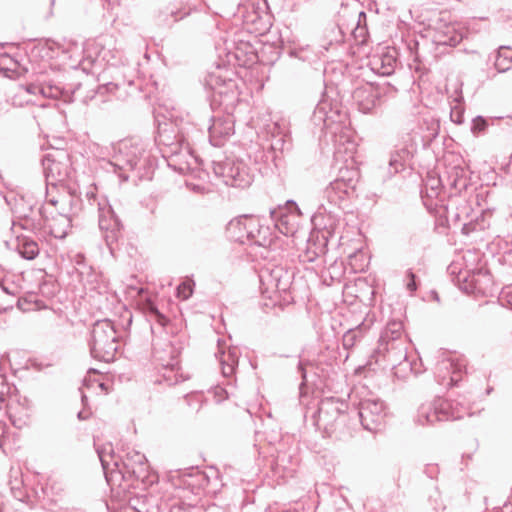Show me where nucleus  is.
<instances>
[{
    "instance_id": "obj_47",
    "label": "nucleus",
    "mask_w": 512,
    "mask_h": 512,
    "mask_svg": "<svg viewBox=\"0 0 512 512\" xmlns=\"http://www.w3.org/2000/svg\"><path fill=\"white\" fill-rule=\"evenodd\" d=\"M20 66L18 60L9 53L0 49V71L7 74L8 72H16Z\"/></svg>"
},
{
    "instance_id": "obj_25",
    "label": "nucleus",
    "mask_w": 512,
    "mask_h": 512,
    "mask_svg": "<svg viewBox=\"0 0 512 512\" xmlns=\"http://www.w3.org/2000/svg\"><path fill=\"white\" fill-rule=\"evenodd\" d=\"M417 152V144L409 135L401 147L395 149L389 159L388 173L391 176L411 166V161Z\"/></svg>"
},
{
    "instance_id": "obj_33",
    "label": "nucleus",
    "mask_w": 512,
    "mask_h": 512,
    "mask_svg": "<svg viewBox=\"0 0 512 512\" xmlns=\"http://www.w3.org/2000/svg\"><path fill=\"white\" fill-rule=\"evenodd\" d=\"M182 482L191 487L192 492L197 494L199 489H204L209 484L208 476L198 467H191L181 474Z\"/></svg>"
},
{
    "instance_id": "obj_48",
    "label": "nucleus",
    "mask_w": 512,
    "mask_h": 512,
    "mask_svg": "<svg viewBox=\"0 0 512 512\" xmlns=\"http://www.w3.org/2000/svg\"><path fill=\"white\" fill-rule=\"evenodd\" d=\"M120 89L119 84L109 82L103 85H99L97 89L94 91V94L90 97L91 101H97L98 99L100 102H106L107 100L103 97L107 94H115L117 90Z\"/></svg>"
},
{
    "instance_id": "obj_32",
    "label": "nucleus",
    "mask_w": 512,
    "mask_h": 512,
    "mask_svg": "<svg viewBox=\"0 0 512 512\" xmlns=\"http://www.w3.org/2000/svg\"><path fill=\"white\" fill-rule=\"evenodd\" d=\"M133 508L138 512H161L162 501L157 495H153L151 492L138 494L136 497L130 500Z\"/></svg>"
},
{
    "instance_id": "obj_35",
    "label": "nucleus",
    "mask_w": 512,
    "mask_h": 512,
    "mask_svg": "<svg viewBox=\"0 0 512 512\" xmlns=\"http://www.w3.org/2000/svg\"><path fill=\"white\" fill-rule=\"evenodd\" d=\"M216 356L221 365L222 375L225 378H230L238 365L239 352L237 348H229L228 351H221Z\"/></svg>"
},
{
    "instance_id": "obj_8",
    "label": "nucleus",
    "mask_w": 512,
    "mask_h": 512,
    "mask_svg": "<svg viewBox=\"0 0 512 512\" xmlns=\"http://www.w3.org/2000/svg\"><path fill=\"white\" fill-rule=\"evenodd\" d=\"M119 334L109 319L96 321L90 332L89 348L91 356L102 362H112L119 349Z\"/></svg>"
},
{
    "instance_id": "obj_41",
    "label": "nucleus",
    "mask_w": 512,
    "mask_h": 512,
    "mask_svg": "<svg viewBox=\"0 0 512 512\" xmlns=\"http://www.w3.org/2000/svg\"><path fill=\"white\" fill-rule=\"evenodd\" d=\"M502 119V117H484L481 115L473 118L471 123V133L476 136H482L488 133L489 128L495 126V124Z\"/></svg>"
},
{
    "instance_id": "obj_45",
    "label": "nucleus",
    "mask_w": 512,
    "mask_h": 512,
    "mask_svg": "<svg viewBox=\"0 0 512 512\" xmlns=\"http://www.w3.org/2000/svg\"><path fill=\"white\" fill-rule=\"evenodd\" d=\"M420 128L422 130H426V133L422 136V138L426 141H431L438 136L440 123L434 118H423L420 124Z\"/></svg>"
},
{
    "instance_id": "obj_15",
    "label": "nucleus",
    "mask_w": 512,
    "mask_h": 512,
    "mask_svg": "<svg viewBox=\"0 0 512 512\" xmlns=\"http://www.w3.org/2000/svg\"><path fill=\"white\" fill-rule=\"evenodd\" d=\"M212 169L215 176L221 178L226 186L246 188L253 182L248 167L238 159L225 158L221 161H213Z\"/></svg>"
},
{
    "instance_id": "obj_52",
    "label": "nucleus",
    "mask_w": 512,
    "mask_h": 512,
    "mask_svg": "<svg viewBox=\"0 0 512 512\" xmlns=\"http://www.w3.org/2000/svg\"><path fill=\"white\" fill-rule=\"evenodd\" d=\"M406 288L409 292L413 293L418 289L417 276L412 271V269H408L406 271Z\"/></svg>"
},
{
    "instance_id": "obj_20",
    "label": "nucleus",
    "mask_w": 512,
    "mask_h": 512,
    "mask_svg": "<svg viewBox=\"0 0 512 512\" xmlns=\"http://www.w3.org/2000/svg\"><path fill=\"white\" fill-rule=\"evenodd\" d=\"M269 215L274 228L283 235H294L300 226L301 211L293 200H288L284 206L270 208Z\"/></svg>"
},
{
    "instance_id": "obj_46",
    "label": "nucleus",
    "mask_w": 512,
    "mask_h": 512,
    "mask_svg": "<svg viewBox=\"0 0 512 512\" xmlns=\"http://www.w3.org/2000/svg\"><path fill=\"white\" fill-rule=\"evenodd\" d=\"M32 491L34 498L38 502H41L43 507H46L56 502V500L51 496L52 488L49 487L48 485L38 484L33 488Z\"/></svg>"
},
{
    "instance_id": "obj_39",
    "label": "nucleus",
    "mask_w": 512,
    "mask_h": 512,
    "mask_svg": "<svg viewBox=\"0 0 512 512\" xmlns=\"http://www.w3.org/2000/svg\"><path fill=\"white\" fill-rule=\"evenodd\" d=\"M17 250L19 254L27 260H33L39 255L38 243L26 236H16Z\"/></svg>"
},
{
    "instance_id": "obj_55",
    "label": "nucleus",
    "mask_w": 512,
    "mask_h": 512,
    "mask_svg": "<svg viewBox=\"0 0 512 512\" xmlns=\"http://www.w3.org/2000/svg\"><path fill=\"white\" fill-rule=\"evenodd\" d=\"M297 370L298 372L300 373L301 375V378H302V382L300 383V390L302 389V387L305 385L306 383V378H307V374H306V364L303 362V361H299L298 362V365H297Z\"/></svg>"
},
{
    "instance_id": "obj_40",
    "label": "nucleus",
    "mask_w": 512,
    "mask_h": 512,
    "mask_svg": "<svg viewBox=\"0 0 512 512\" xmlns=\"http://www.w3.org/2000/svg\"><path fill=\"white\" fill-rule=\"evenodd\" d=\"M396 58L388 53L373 59V70L383 76L391 75L396 67Z\"/></svg>"
},
{
    "instance_id": "obj_49",
    "label": "nucleus",
    "mask_w": 512,
    "mask_h": 512,
    "mask_svg": "<svg viewBox=\"0 0 512 512\" xmlns=\"http://www.w3.org/2000/svg\"><path fill=\"white\" fill-rule=\"evenodd\" d=\"M283 51L287 53L290 57L297 58L301 61H308L312 55V51L309 49V46H287L283 48Z\"/></svg>"
},
{
    "instance_id": "obj_12",
    "label": "nucleus",
    "mask_w": 512,
    "mask_h": 512,
    "mask_svg": "<svg viewBox=\"0 0 512 512\" xmlns=\"http://www.w3.org/2000/svg\"><path fill=\"white\" fill-rule=\"evenodd\" d=\"M324 201L312 219L314 225L319 229L317 239L325 243L333 240L335 243H338L341 238V216L342 213L348 212L349 209H342L337 205H329L327 200Z\"/></svg>"
},
{
    "instance_id": "obj_17",
    "label": "nucleus",
    "mask_w": 512,
    "mask_h": 512,
    "mask_svg": "<svg viewBox=\"0 0 512 512\" xmlns=\"http://www.w3.org/2000/svg\"><path fill=\"white\" fill-rule=\"evenodd\" d=\"M48 202L51 205H56L59 200L50 198ZM62 207L60 211V217L55 219V224L51 228V234L55 238L63 239L68 235L69 230L72 227V220L74 217L79 216L81 211L84 209L83 200L76 194L69 193L60 200Z\"/></svg>"
},
{
    "instance_id": "obj_19",
    "label": "nucleus",
    "mask_w": 512,
    "mask_h": 512,
    "mask_svg": "<svg viewBox=\"0 0 512 512\" xmlns=\"http://www.w3.org/2000/svg\"><path fill=\"white\" fill-rule=\"evenodd\" d=\"M355 411L365 430L377 432L384 426L387 412L384 402L380 399H362L355 406Z\"/></svg>"
},
{
    "instance_id": "obj_34",
    "label": "nucleus",
    "mask_w": 512,
    "mask_h": 512,
    "mask_svg": "<svg viewBox=\"0 0 512 512\" xmlns=\"http://www.w3.org/2000/svg\"><path fill=\"white\" fill-rule=\"evenodd\" d=\"M187 139L188 138L184 135L182 130H179L177 133H175V131L172 129L171 131H160L156 141L160 146H162L160 151L162 156H165L167 155L168 150H173V146L177 147L182 143H185Z\"/></svg>"
},
{
    "instance_id": "obj_28",
    "label": "nucleus",
    "mask_w": 512,
    "mask_h": 512,
    "mask_svg": "<svg viewBox=\"0 0 512 512\" xmlns=\"http://www.w3.org/2000/svg\"><path fill=\"white\" fill-rule=\"evenodd\" d=\"M218 72H211L208 76L207 83L217 94H224L236 88V83L232 79L235 74L230 67L217 69Z\"/></svg>"
},
{
    "instance_id": "obj_1",
    "label": "nucleus",
    "mask_w": 512,
    "mask_h": 512,
    "mask_svg": "<svg viewBox=\"0 0 512 512\" xmlns=\"http://www.w3.org/2000/svg\"><path fill=\"white\" fill-rule=\"evenodd\" d=\"M346 120L347 112L327 99L318 102L311 117L321 136L333 144L334 167L338 169L336 178L324 189L323 199L342 209L350 208L360 178L354 160L357 143Z\"/></svg>"
},
{
    "instance_id": "obj_13",
    "label": "nucleus",
    "mask_w": 512,
    "mask_h": 512,
    "mask_svg": "<svg viewBox=\"0 0 512 512\" xmlns=\"http://www.w3.org/2000/svg\"><path fill=\"white\" fill-rule=\"evenodd\" d=\"M218 61L216 69L230 67H248L255 63L256 55L253 47L247 42L236 44L234 41H224L223 44L216 45Z\"/></svg>"
},
{
    "instance_id": "obj_64",
    "label": "nucleus",
    "mask_w": 512,
    "mask_h": 512,
    "mask_svg": "<svg viewBox=\"0 0 512 512\" xmlns=\"http://www.w3.org/2000/svg\"><path fill=\"white\" fill-rule=\"evenodd\" d=\"M362 19H366V13L363 11L359 13V22H361Z\"/></svg>"
},
{
    "instance_id": "obj_5",
    "label": "nucleus",
    "mask_w": 512,
    "mask_h": 512,
    "mask_svg": "<svg viewBox=\"0 0 512 512\" xmlns=\"http://www.w3.org/2000/svg\"><path fill=\"white\" fill-rule=\"evenodd\" d=\"M11 206L13 214L11 230L19 227L22 230L36 233L43 229L48 220L44 205L35 197L33 192L27 191L6 199Z\"/></svg>"
},
{
    "instance_id": "obj_18",
    "label": "nucleus",
    "mask_w": 512,
    "mask_h": 512,
    "mask_svg": "<svg viewBox=\"0 0 512 512\" xmlns=\"http://www.w3.org/2000/svg\"><path fill=\"white\" fill-rule=\"evenodd\" d=\"M43 174L45 177V193L48 195L50 188H56L58 184H62L69 176L70 167L68 155L56 150L47 153L41 160Z\"/></svg>"
},
{
    "instance_id": "obj_38",
    "label": "nucleus",
    "mask_w": 512,
    "mask_h": 512,
    "mask_svg": "<svg viewBox=\"0 0 512 512\" xmlns=\"http://www.w3.org/2000/svg\"><path fill=\"white\" fill-rule=\"evenodd\" d=\"M94 446L96 447V452L101 462L105 479L107 480V475H112L114 461H118V458L115 457L111 444L104 446H96V444L94 443Z\"/></svg>"
},
{
    "instance_id": "obj_10",
    "label": "nucleus",
    "mask_w": 512,
    "mask_h": 512,
    "mask_svg": "<svg viewBox=\"0 0 512 512\" xmlns=\"http://www.w3.org/2000/svg\"><path fill=\"white\" fill-rule=\"evenodd\" d=\"M2 409H5L8 419L15 428L22 429L28 425L29 401L19 394L15 386L7 383L3 373L0 374V410Z\"/></svg>"
},
{
    "instance_id": "obj_36",
    "label": "nucleus",
    "mask_w": 512,
    "mask_h": 512,
    "mask_svg": "<svg viewBox=\"0 0 512 512\" xmlns=\"http://www.w3.org/2000/svg\"><path fill=\"white\" fill-rule=\"evenodd\" d=\"M378 342H406L403 337V324L399 320H391L387 323L380 334Z\"/></svg>"
},
{
    "instance_id": "obj_63",
    "label": "nucleus",
    "mask_w": 512,
    "mask_h": 512,
    "mask_svg": "<svg viewBox=\"0 0 512 512\" xmlns=\"http://www.w3.org/2000/svg\"><path fill=\"white\" fill-rule=\"evenodd\" d=\"M1 288H2V290H3L5 293H7V294H13V292H12V291H10V290L8 289V287H6V286H4V285H1Z\"/></svg>"
},
{
    "instance_id": "obj_26",
    "label": "nucleus",
    "mask_w": 512,
    "mask_h": 512,
    "mask_svg": "<svg viewBox=\"0 0 512 512\" xmlns=\"http://www.w3.org/2000/svg\"><path fill=\"white\" fill-rule=\"evenodd\" d=\"M208 133L210 143L215 147H221L234 133V120L232 116L213 117Z\"/></svg>"
},
{
    "instance_id": "obj_56",
    "label": "nucleus",
    "mask_w": 512,
    "mask_h": 512,
    "mask_svg": "<svg viewBox=\"0 0 512 512\" xmlns=\"http://www.w3.org/2000/svg\"><path fill=\"white\" fill-rule=\"evenodd\" d=\"M26 90L28 93L30 94H41L42 95V90H43V84H29L26 86Z\"/></svg>"
},
{
    "instance_id": "obj_4",
    "label": "nucleus",
    "mask_w": 512,
    "mask_h": 512,
    "mask_svg": "<svg viewBox=\"0 0 512 512\" xmlns=\"http://www.w3.org/2000/svg\"><path fill=\"white\" fill-rule=\"evenodd\" d=\"M460 397L461 400L437 397L430 402L422 403L417 409L415 422L422 426H430L437 422L459 420L465 415L471 416L470 399Z\"/></svg>"
},
{
    "instance_id": "obj_59",
    "label": "nucleus",
    "mask_w": 512,
    "mask_h": 512,
    "mask_svg": "<svg viewBox=\"0 0 512 512\" xmlns=\"http://www.w3.org/2000/svg\"><path fill=\"white\" fill-rule=\"evenodd\" d=\"M169 512H186L185 510H183L181 507L179 506H172L169 510Z\"/></svg>"
},
{
    "instance_id": "obj_23",
    "label": "nucleus",
    "mask_w": 512,
    "mask_h": 512,
    "mask_svg": "<svg viewBox=\"0 0 512 512\" xmlns=\"http://www.w3.org/2000/svg\"><path fill=\"white\" fill-rule=\"evenodd\" d=\"M384 95V87L372 83H365L353 91L352 99L360 112L368 114L381 106Z\"/></svg>"
},
{
    "instance_id": "obj_57",
    "label": "nucleus",
    "mask_w": 512,
    "mask_h": 512,
    "mask_svg": "<svg viewBox=\"0 0 512 512\" xmlns=\"http://www.w3.org/2000/svg\"><path fill=\"white\" fill-rule=\"evenodd\" d=\"M215 395L219 398V400H223L228 397V392L225 388L222 387H216L215 388Z\"/></svg>"
},
{
    "instance_id": "obj_31",
    "label": "nucleus",
    "mask_w": 512,
    "mask_h": 512,
    "mask_svg": "<svg viewBox=\"0 0 512 512\" xmlns=\"http://www.w3.org/2000/svg\"><path fill=\"white\" fill-rule=\"evenodd\" d=\"M145 313L148 322L150 323V330L154 337H161L167 324L169 323V319L159 311L157 306L148 302L145 305Z\"/></svg>"
},
{
    "instance_id": "obj_44",
    "label": "nucleus",
    "mask_w": 512,
    "mask_h": 512,
    "mask_svg": "<svg viewBox=\"0 0 512 512\" xmlns=\"http://www.w3.org/2000/svg\"><path fill=\"white\" fill-rule=\"evenodd\" d=\"M363 327L364 323L358 325L353 329H349L346 331L342 337V345L344 349L349 350L352 349L355 344L362 338L363 336Z\"/></svg>"
},
{
    "instance_id": "obj_11",
    "label": "nucleus",
    "mask_w": 512,
    "mask_h": 512,
    "mask_svg": "<svg viewBox=\"0 0 512 512\" xmlns=\"http://www.w3.org/2000/svg\"><path fill=\"white\" fill-rule=\"evenodd\" d=\"M449 181L451 192L445 205L446 216L454 222H461L467 219L472 211L466 195L463 194V191L466 192L468 188L464 170L455 167L454 172L449 176Z\"/></svg>"
},
{
    "instance_id": "obj_7",
    "label": "nucleus",
    "mask_w": 512,
    "mask_h": 512,
    "mask_svg": "<svg viewBox=\"0 0 512 512\" xmlns=\"http://www.w3.org/2000/svg\"><path fill=\"white\" fill-rule=\"evenodd\" d=\"M493 193L489 190L476 194V202L481 207V213L475 219L464 223L462 233L469 236L477 231L490 230L492 235L500 237L504 231L506 218L499 211L498 207L492 201Z\"/></svg>"
},
{
    "instance_id": "obj_22",
    "label": "nucleus",
    "mask_w": 512,
    "mask_h": 512,
    "mask_svg": "<svg viewBox=\"0 0 512 512\" xmlns=\"http://www.w3.org/2000/svg\"><path fill=\"white\" fill-rule=\"evenodd\" d=\"M172 149L174 150H168L167 155L163 156L168 166L180 174L195 173L199 159L193 154L189 140L177 147L173 146Z\"/></svg>"
},
{
    "instance_id": "obj_61",
    "label": "nucleus",
    "mask_w": 512,
    "mask_h": 512,
    "mask_svg": "<svg viewBox=\"0 0 512 512\" xmlns=\"http://www.w3.org/2000/svg\"><path fill=\"white\" fill-rule=\"evenodd\" d=\"M503 512H512V503H505Z\"/></svg>"
},
{
    "instance_id": "obj_51",
    "label": "nucleus",
    "mask_w": 512,
    "mask_h": 512,
    "mask_svg": "<svg viewBox=\"0 0 512 512\" xmlns=\"http://www.w3.org/2000/svg\"><path fill=\"white\" fill-rule=\"evenodd\" d=\"M195 286V283L191 279H187L180 283L177 287V297L187 300L189 299L193 294V287Z\"/></svg>"
},
{
    "instance_id": "obj_16",
    "label": "nucleus",
    "mask_w": 512,
    "mask_h": 512,
    "mask_svg": "<svg viewBox=\"0 0 512 512\" xmlns=\"http://www.w3.org/2000/svg\"><path fill=\"white\" fill-rule=\"evenodd\" d=\"M153 358L163 368L162 377L169 386L185 380L182 374L178 372L179 351L171 342L166 341L161 346L153 342Z\"/></svg>"
},
{
    "instance_id": "obj_58",
    "label": "nucleus",
    "mask_w": 512,
    "mask_h": 512,
    "mask_svg": "<svg viewBox=\"0 0 512 512\" xmlns=\"http://www.w3.org/2000/svg\"><path fill=\"white\" fill-rule=\"evenodd\" d=\"M90 415L91 413L89 411L82 410L78 412L77 418L79 420H87L90 417Z\"/></svg>"
},
{
    "instance_id": "obj_37",
    "label": "nucleus",
    "mask_w": 512,
    "mask_h": 512,
    "mask_svg": "<svg viewBox=\"0 0 512 512\" xmlns=\"http://www.w3.org/2000/svg\"><path fill=\"white\" fill-rule=\"evenodd\" d=\"M81 85L78 84L75 89H68L56 84H43L42 95L47 98H61L64 102H73V94L76 90L80 89Z\"/></svg>"
},
{
    "instance_id": "obj_53",
    "label": "nucleus",
    "mask_w": 512,
    "mask_h": 512,
    "mask_svg": "<svg viewBox=\"0 0 512 512\" xmlns=\"http://www.w3.org/2000/svg\"><path fill=\"white\" fill-rule=\"evenodd\" d=\"M462 37L459 34H453L450 37H447L446 39L439 40L438 42L443 45H449V46H456L460 43Z\"/></svg>"
},
{
    "instance_id": "obj_62",
    "label": "nucleus",
    "mask_w": 512,
    "mask_h": 512,
    "mask_svg": "<svg viewBox=\"0 0 512 512\" xmlns=\"http://www.w3.org/2000/svg\"><path fill=\"white\" fill-rule=\"evenodd\" d=\"M83 261H84V256H83L82 254H78V255L76 256V263H77L78 265H80L81 263H83Z\"/></svg>"
},
{
    "instance_id": "obj_42",
    "label": "nucleus",
    "mask_w": 512,
    "mask_h": 512,
    "mask_svg": "<svg viewBox=\"0 0 512 512\" xmlns=\"http://www.w3.org/2000/svg\"><path fill=\"white\" fill-rule=\"evenodd\" d=\"M20 472L18 470H11V479L9 481L10 491L13 497L21 502H29L30 496L23 488V480L19 478Z\"/></svg>"
},
{
    "instance_id": "obj_21",
    "label": "nucleus",
    "mask_w": 512,
    "mask_h": 512,
    "mask_svg": "<svg viewBox=\"0 0 512 512\" xmlns=\"http://www.w3.org/2000/svg\"><path fill=\"white\" fill-rule=\"evenodd\" d=\"M294 272L283 266L264 267L259 273L260 289L263 294L289 290Z\"/></svg>"
},
{
    "instance_id": "obj_29",
    "label": "nucleus",
    "mask_w": 512,
    "mask_h": 512,
    "mask_svg": "<svg viewBox=\"0 0 512 512\" xmlns=\"http://www.w3.org/2000/svg\"><path fill=\"white\" fill-rule=\"evenodd\" d=\"M292 143L291 138L287 134L283 133L279 126L274 124L273 130L271 131V140L269 145L268 154H271V159L277 166V160L280 159L281 155L291 150Z\"/></svg>"
},
{
    "instance_id": "obj_30",
    "label": "nucleus",
    "mask_w": 512,
    "mask_h": 512,
    "mask_svg": "<svg viewBox=\"0 0 512 512\" xmlns=\"http://www.w3.org/2000/svg\"><path fill=\"white\" fill-rule=\"evenodd\" d=\"M256 224V228L249 233L248 245L267 250L274 242L275 237L270 226L263 224L259 217H256Z\"/></svg>"
},
{
    "instance_id": "obj_3",
    "label": "nucleus",
    "mask_w": 512,
    "mask_h": 512,
    "mask_svg": "<svg viewBox=\"0 0 512 512\" xmlns=\"http://www.w3.org/2000/svg\"><path fill=\"white\" fill-rule=\"evenodd\" d=\"M121 481H131L135 488L147 490L158 481V476L149 470L144 454L131 450L123 458L114 461L112 475H107V483L115 485Z\"/></svg>"
},
{
    "instance_id": "obj_6",
    "label": "nucleus",
    "mask_w": 512,
    "mask_h": 512,
    "mask_svg": "<svg viewBox=\"0 0 512 512\" xmlns=\"http://www.w3.org/2000/svg\"><path fill=\"white\" fill-rule=\"evenodd\" d=\"M85 197L84 209L98 213L99 229L110 253L114 255L118 242L122 238L123 224L105 196L98 195L91 189L87 191Z\"/></svg>"
},
{
    "instance_id": "obj_24",
    "label": "nucleus",
    "mask_w": 512,
    "mask_h": 512,
    "mask_svg": "<svg viewBox=\"0 0 512 512\" xmlns=\"http://www.w3.org/2000/svg\"><path fill=\"white\" fill-rule=\"evenodd\" d=\"M437 377L443 386H459V383L467 377L466 365L458 360H442L437 365Z\"/></svg>"
},
{
    "instance_id": "obj_54",
    "label": "nucleus",
    "mask_w": 512,
    "mask_h": 512,
    "mask_svg": "<svg viewBox=\"0 0 512 512\" xmlns=\"http://www.w3.org/2000/svg\"><path fill=\"white\" fill-rule=\"evenodd\" d=\"M500 301H505L512 308V286L503 289L501 292Z\"/></svg>"
},
{
    "instance_id": "obj_9",
    "label": "nucleus",
    "mask_w": 512,
    "mask_h": 512,
    "mask_svg": "<svg viewBox=\"0 0 512 512\" xmlns=\"http://www.w3.org/2000/svg\"><path fill=\"white\" fill-rule=\"evenodd\" d=\"M372 360L383 369H391L398 378L404 377L402 372L407 370L415 375L419 373L415 364L408 361L406 342H378L377 348L371 355L370 363Z\"/></svg>"
},
{
    "instance_id": "obj_50",
    "label": "nucleus",
    "mask_w": 512,
    "mask_h": 512,
    "mask_svg": "<svg viewBox=\"0 0 512 512\" xmlns=\"http://www.w3.org/2000/svg\"><path fill=\"white\" fill-rule=\"evenodd\" d=\"M319 242L320 245H317L316 243L312 244L309 242L305 255L303 256V261L313 262L322 254H325L328 243H325L324 241Z\"/></svg>"
},
{
    "instance_id": "obj_60",
    "label": "nucleus",
    "mask_w": 512,
    "mask_h": 512,
    "mask_svg": "<svg viewBox=\"0 0 512 512\" xmlns=\"http://www.w3.org/2000/svg\"><path fill=\"white\" fill-rule=\"evenodd\" d=\"M451 118H452V121H454L457 124H461L463 122V119H462L461 115L456 116V118L454 119L453 118V114H451Z\"/></svg>"
},
{
    "instance_id": "obj_2",
    "label": "nucleus",
    "mask_w": 512,
    "mask_h": 512,
    "mask_svg": "<svg viewBox=\"0 0 512 512\" xmlns=\"http://www.w3.org/2000/svg\"><path fill=\"white\" fill-rule=\"evenodd\" d=\"M156 162L149 143L139 137L125 138L113 145L110 163L123 181L129 179L128 172H134L140 180L151 179Z\"/></svg>"
},
{
    "instance_id": "obj_14",
    "label": "nucleus",
    "mask_w": 512,
    "mask_h": 512,
    "mask_svg": "<svg viewBox=\"0 0 512 512\" xmlns=\"http://www.w3.org/2000/svg\"><path fill=\"white\" fill-rule=\"evenodd\" d=\"M347 409L348 404L342 399L325 397L318 403V409L314 415L315 425L330 437L343 422L342 418Z\"/></svg>"
},
{
    "instance_id": "obj_27",
    "label": "nucleus",
    "mask_w": 512,
    "mask_h": 512,
    "mask_svg": "<svg viewBox=\"0 0 512 512\" xmlns=\"http://www.w3.org/2000/svg\"><path fill=\"white\" fill-rule=\"evenodd\" d=\"M256 225V216L245 214L231 220L227 225V232L234 241L248 244L249 233Z\"/></svg>"
},
{
    "instance_id": "obj_43",
    "label": "nucleus",
    "mask_w": 512,
    "mask_h": 512,
    "mask_svg": "<svg viewBox=\"0 0 512 512\" xmlns=\"http://www.w3.org/2000/svg\"><path fill=\"white\" fill-rule=\"evenodd\" d=\"M512 51L505 47H500L495 59L494 66L499 73H504L511 69Z\"/></svg>"
}]
</instances>
